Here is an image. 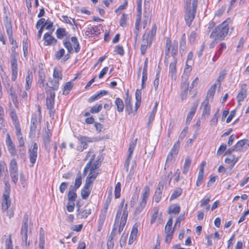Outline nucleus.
<instances>
[{"label":"nucleus","instance_id":"45","mask_svg":"<svg viewBox=\"0 0 249 249\" xmlns=\"http://www.w3.org/2000/svg\"><path fill=\"white\" fill-rule=\"evenodd\" d=\"M71 40L74 44L75 52L76 53L79 52L80 49V47L77 38L75 36H72L71 38Z\"/></svg>","mask_w":249,"mask_h":249},{"label":"nucleus","instance_id":"24","mask_svg":"<svg viewBox=\"0 0 249 249\" xmlns=\"http://www.w3.org/2000/svg\"><path fill=\"white\" fill-rule=\"evenodd\" d=\"M198 104H194L193 106L191 107L189 112L188 113L187 118H186V123L189 124L191 121L192 120L194 115H195L196 111L197 109Z\"/></svg>","mask_w":249,"mask_h":249},{"label":"nucleus","instance_id":"15","mask_svg":"<svg viewBox=\"0 0 249 249\" xmlns=\"http://www.w3.org/2000/svg\"><path fill=\"white\" fill-rule=\"evenodd\" d=\"M77 139L81 143L83 144V149H85L88 147V142H91L97 140L95 138H90L82 135L78 136Z\"/></svg>","mask_w":249,"mask_h":249},{"label":"nucleus","instance_id":"30","mask_svg":"<svg viewBox=\"0 0 249 249\" xmlns=\"http://www.w3.org/2000/svg\"><path fill=\"white\" fill-rule=\"evenodd\" d=\"M33 76L32 72H28L26 77L25 89L28 90L31 87Z\"/></svg>","mask_w":249,"mask_h":249},{"label":"nucleus","instance_id":"48","mask_svg":"<svg viewBox=\"0 0 249 249\" xmlns=\"http://www.w3.org/2000/svg\"><path fill=\"white\" fill-rule=\"evenodd\" d=\"M102 160L101 159L98 158L97 160H96L93 163H91L90 166V170L91 171H93L94 170L99 168L101 164Z\"/></svg>","mask_w":249,"mask_h":249},{"label":"nucleus","instance_id":"64","mask_svg":"<svg viewBox=\"0 0 249 249\" xmlns=\"http://www.w3.org/2000/svg\"><path fill=\"white\" fill-rule=\"evenodd\" d=\"M226 145L225 144L222 143V144H221V145L219 146V148L217 150V155H221L226 150Z\"/></svg>","mask_w":249,"mask_h":249},{"label":"nucleus","instance_id":"14","mask_svg":"<svg viewBox=\"0 0 249 249\" xmlns=\"http://www.w3.org/2000/svg\"><path fill=\"white\" fill-rule=\"evenodd\" d=\"M203 111L201 115V118L206 119L210 115L211 107L209 105L208 100H205L202 104Z\"/></svg>","mask_w":249,"mask_h":249},{"label":"nucleus","instance_id":"50","mask_svg":"<svg viewBox=\"0 0 249 249\" xmlns=\"http://www.w3.org/2000/svg\"><path fill=\"white\" fill-rule=\"evenodd\" d=\"M53 77L54 79H57L58 81L61 80L62 78V75L61 72L56 68L53 70Z\"/></svg>","mask_w":249,"mask_h":249},{"label":"nucleus","instance_id":"25","mask_svg":"<svg viewBox=\"0 0 249 249\" xmlns=\"http://www.w3.org/2000/svg\"><path fill=\"white\" fill-rule=\"evenodd\" d=\"M37 123V116L36 114H33L32 115L31 120L30 130L33 133L35 132L36 129V124Z\"/></svg>","mask_w":249,"mask_h":249},{"label":"nucleus","instance_id":"6","mask_svg":"<svg viewBox=\"0 0 249 249\" xmlns=\"http://www.w3.org/2000/svg\"><path fill=\"white\" fill-rule=\"evenodd\" d=\"M157 26L155 24H153L151 30L146 29L142 36V43L151 45L154 40L156 34Z\"/></svg>","mask_w":249,"mask_h":249},{"label":"nucleus","instance_id":"35","mask_svg":"<svg viewBox=\"0 0 249 249\" xmlns=\"http://www.w3.org/2000/svg\"><path fill=\"white\" fill-rule=\"evenodd\" d=\"M73 87V83L71 82H66L63 88L64 95H68Z\"/></svg>","mask_w":249,"mask_h":249},{"label":"nucleus","instance_id":"36","mask_svg":"<svg viewBox=\"0 0 249 249\" xmlns=\"http://www.w3.org/2000/svg\"><path fill=\"white\" fill-rule=\"evenodd\" d=\"M91 213L90 209H86L81 212H78L77 216L79 218H86Z\"/></svg>","mask_w":249,"mask_h":249},{"label":"nucleus","instance_id":"1","mask_svg":"<svg viewBox=\"0 0 249 249\" xmlns=\"http://www.w3.org/2000/svg\"><path fill=\"white\" fill-rule=\"evenodd\" d=\"M124 200H123L120 204L118 207V211L116 215V218L115 220V227L117 223L119 222V218L121 216V221L119 226L118 232L119 234L123 231L124 228L126 224L127 216H128V211H127V204H126L124 207H123Z\"/></svg>","mask_w":249,"mask_h":249},{"label":"nucleus","instance_id":"7","mask_svg":"<svg viewBox=\"0 0 249 249\" xmlns=\"http://www.w3.org/2000/svg\"><path fill=\"white\" fill-rule=\"evenodd\" d=\"M12 54L11 55V59L10 61L11 63V68L12 71V76L11 79L13 81H15L18 75V64L17 60L16 58V55L17 53L15 51V49H12Z\"/></svg>","mask_w":249,"mask_h":249},{"label":"nucleus","instance_id":"52","mask_svg":"<svg viewBox=\"0 0 249 249\" xmlns=\"http://www.w3.org/2000/svg\"><path fill=\"white\" fill-rule=\"evenodd\" d=\"M5 114L3 107L0 105V125L2 126L5 122Z\"/></svg>","mask_w":249,"mask_h":249},{"label":"nucleus","instance_id":"46","mask_svg":"<svg viewBox=\"0 0 249 249\" xmlns=\"http://www.w3.org/2000/svg\"><path fill=\"white\" fill-rule=\"evenodd\" d=\"M102 104L96 105L93 106L90 109L91 113H96L99 112L102 109Z\"/></svg>","mask_w":249,"mask_h":249},{"label":"nucleus","instance_id":"62","mask_svg":"<svg viewBox=\"0 0 249 249\" xmlns=\"http://www.w3.org/2000/svg\"><path fill=\"white\" fill-rule=\"evenodd\" d=\"M63 44L67 49L68 53H71L72 52L73 48L70 42L65 41L63 42Z\"/></svg>","mask_w":249,"mask_h":249},{"label":"nucleus","instance_id":"23","mask_svg":"<svg viewBox=\"0 0 249 249\" xmlns=\"http://www.w3.org/2000/svg\"><path fill=\"white\" fill-rule=\"evenodd\" d=\"M50 84L51 86H48L46 90H50L52 92H54V90H57L59 87V81L57 79H54L49 80Z\"/></svg>","mask_w":249,"mask_h":249},{"label":"nucleus","instance_id":"29","mask_svg":"<svg viewBox=\"0 0 249 249\" xmlns=\"http://www.w3.org/2000/svg\"><path fill=\"white\" fill-rule=\"evenodd\" d=\"M82 183V178L80 173L79 172L77 174L76 178L75 180L74 185L71 186V188H73L74 191H76L79 187L81 186Z\"/></svg>","mask_w":249,"mask_h":249},{"label":"nucleus","instance_id":"57","mask_svg":"<svg viewBox=\"0 0 249 249\" xmlns=\"http://www.w3.org/2000/svg\"><path fill=\"white\" fill-rule=\"evenodd\" d=\"M90 191L85 188H83L81 192V196L83 199H86L89 196Z\"/></svg>","mask_w":249,"mask_h":249},{"label":"nucleus","instance_id":"37","mask_svg":"<svg viewBox=\"0 0 249 249\" xmlns=\"http://www.w3.org/2000/svg\"><path fill=\"white\" fill-rule=\"evenodd\" d=\"M95 157V154H93L91 155V158L89 160V161L87 163V164H86V165L84 169L83 175L84 176H86L87 175L88 171L89 169L90 170L91 164L92 162H93V161H94Z\"/></svg>","mask_w":249,"mask_h":249},{"label":"nucleus","instance_id":"54","mask_svg":"<svg viewBox=\"0 0 249 249\" xmlns=\"http://www.w3.org/2000/svg\"><path fill=\"white\" fill-rule=\"evenodd\" d=\"M219 109H218L216 110V112L213 115V118L211 119V120L210 121L211 124H213L214 125H215L217 124V121H218V116H219Z\"/></svg>","mask_w":249,"mask_h":249},{"label":"nucleus","instance_id":"2","mask_svg":"<svg viewBox=\"0 0 249 249\" xmlns=\"http://www.w3.org/2000/svg\"><path fill=\"white\" fill-rule=\"evenodd\" d=\"M229 27L226 21L216 26L210 35V38H215L218 40H223L227 35Z\"/></svg>","mask_w":249,"mask_h":249},{"label":"nucleus","instance_id":"22","mask_svg":"<svg viewBox=\"0 0 249 249\" xmlns=\"http://www.w3.org/2000/svg\"><path fill=\"white\" fill-rule=\"evenodd\" d=\"M125 110L128 114H130L132 112V106L131 104V97L129 96L128 91L126 93V98L125 99Z\"/></svg>","mask_w":249,"mask_h":249},{"label":"nucleus","instance_id":"42","mask_svg":"<svg viewBox=\"0 0 249 249\" xmlns=\"http://www.w3.org/2000/svg\"><path fill=\"white\" fill-rule=\"evenodd\" d=\"M182 192V190L181 188H178L176 189L174 191L172 195L171 196L170 200H172L173 199L177 198L179 196H180L181 195Z\"/></svg>","mask_w":249,"mask_h":249},{"label":"nucleus","instance_id":"55","mask_svg":"<svg viewBox=\"0 0 249 249\" xmlns=\"http://www.w3.org/2000/svg\"><path fill=\"white\" fill-rule=\"evenodd\" d=\"M142 0H138L137 2V17L141 18Z\"/></svg>","mask_w":249,"mask_h":249},{"label":"nucleus","instance_id":"13","mask_svg":"<svg viewBox=\"0 0 249 249\" xmlns=\"http://www.w3.org/2000/svg\"><path fill=\"white\" fill-rule=\"evenodd\" d=\"M179 141H177L174 145L170 152L168 154L166 159L167 162H172L174 156L177 155L179 148Z\"/></svg>","mask_w":249,"mask_h":249},{"label":"nucleus","instance_id":"51","mask_svg":"<svg viewBox=\"0 0 249 249\" xmlns=\"http://www.w3.org/2000/svg\"><path fill=\"white\" fill-rule=\"evenodd\" d=\"M226 75V71L225 70H223L219 72L216 82L218 83L220 86L221 85V82L224 80Z\"/></svg>","mask_w":249,"mask_h":249},{"label":"nucleus","instance_id":"8","mask_svg":"<svg viewBox=\"0 0 249 249\" xmlns=\"http://www.w3.org/2000/svg\"><path fill=\"white\" fill-rule=\"evenodd\" d=\"M18 169L17 162L15 159H13L10 161L9 170L11 180L15 184L18 181Z\"/></svg>","mask_w":249,"mask_h":249},{"label":"nucleus","instance_id":"41","mask_svg":"<svg viewBox=\"0 0 249 249\" xmlns=\"http://www.w3.org/2000/svg\"><path fill=\"white\" fill-rule=\"evenodd\" d=\"M56 35L58 38L61 39L64 36H66L67 32L65 28H60L56 30Z\"/></svg>","mask_w":249,"mask_h":249},{"label":"nucleus","instance_id":"33","mask_svg":"<svg viewBox=\"0 0 249 249\" xmlns=\"http://www.w3.org/2000/svg\"><path fill=\"white\" fill-rule=\"evenodd\" d=\"M191 161L192 160L191 158L189 157H187L183 165V170L182 172L183 174H186L189 170Z\"/></svg>","mask_w":249,"mask_h":249},{"label":"nucleus","instance_id":"44","mask_svg":"<svg viewBox=\"0 0 249 249\" xmlns=\"http://www.w3.org/2000/svg\"><path fill=\"white\" fill-rule=\"evenodd\" d=\"M43 140L46 150L48 152H50L51 148L50 144V138H48V136H43Z\"/></svg>","mask_w":249,"mask_h":249},{"label":"nucleus","instance_id":"58","mask_svg":"<svg viewBox=\"0 0 249 249\" xmlns=\"http://www.w3.org/2000/svg\"><path fill=\"white\" fill-rule=\"evenodd\" d=\"M98 26L91 27V35L98 36L100 34Z\"/></svg>","mask_w":249,"mask_h":249},{"label":"nucleus","instance_id":"39","mask_svg":"<svg viewBox=\"0 0 249 249\" xmlns=\"http://www.w3.org/2000/svg\"><path fill=\"white\" fill-rule=\"evenodd\" d=\"M146 204V202H144V201H141L139 205L137 207L134 212V215H137L139 214L143 210Z\"/></svg>","mask_w":249,"mask_h":249},{"label":"nucleus","instance_id":"9","mask_svg":"<svg viewBox=\"0 0 249 249\" xmlns=\"http://www.w3.org/2000/svg\"><path fill=\"white\" fill-rule=\"evenodd\" d=\"M11 204V200L9 197V192L6 189L4 191L2 198L1 209L3 211H6Z\"/></svg>","mask_w":249,"mask_h":249},{"label":"nucleus","instance_id":"28","mask_svg":"<svg viewBox=\"0 0 249 249\" xmlns=\"http://www.w3.org/2000/svg\"><path fill=\"white\" fill-rule=\"evenodd\" d=\"M180 211V207L177 204L172 205L168 208V213L178 214Z\"/></svg>","mask_w":249,"mask_h":249},{"label":"nucleus","instance_id":"63","mask_svg":"<svg viewBox=\"0 0 249 249\" xmlns=\"http://www.w3.org/2000/svg\"><path fill=\"white\" fill-rule=\"evenodd\" d=\"M229 159H231L232 161H233V162L230 165L229 169L230 170L232 169L234 166L236 162L238 161L239 158L236 157L235 155H231L230 158H228Z\"/></svg>","mask_w":249,"mask_h":249},{"label":"nucleus","instance_id":"16","mask_svg":"<svg viewBox=\"0 0 249 249\" xmlns=\"http://www.w3.org/2000/svg\"><path fill=\"white\" fill-rule=\"evenodd\" d=\"M163 185L164 184L162 182H160L158 184L155 193V199L156 202H160L161 198L162 192L163 189Z\"/></svg>","mask_w":249,"mask_h":249},{"label":"nucleus","instance_id":"26","mask_svg":"<svg viewBox=\"0 0 249 249\" xmlns=\"http://www.w3.org/2000/svg\"><path fill=\"white\" fill-rule=\"evenodd\" d=\"M142 98L141 89H137L135 92V111H136L141 105Z\"/></svg>","mask_w":249,"mask_h":249},{"label":"nucleus","instance_id":"49","mask_svg":"<svg viewBox=\"0 0 249 249\" xmlns=\"http://www.w3.org/2000/svg\"><path fill=\"white\" fill-rule=\"evenodd\" d=\"M10 89L8 91L9 94L11 96L12 101L15 102L16 100V98H17L16 90L14 89L13 87L12 86H10L8 85Z\"/></svg>","mask_w":249,"mask_h":249},{"label":"nucleus","instance_id":"11","mask_svg":"<svg viewBox=\"0 0 249 249\" xmlns=\"http://www.w3.org/2000/svg\"><path fill=\"white\" fill-rule=\"evenodd\" d=\"M46 107L47 108H54L55 93L52 92L50 90H46Z\"/></svg>","mask_w":249,"mask_h":249},{"label":"nucleus","instance_id":"3","mask_svg":"<svg viewBox=\"0 0 249 249\" xmlns=\"http://www.w3.org/2000/svg\"><path fill=\"white\" fill-rule=\"evenodd\" d=\"M197 4L196 6L191 3V0H186L185 14L184 18L187 25L190 27L193 21L196 11Z\"/></svg>","mask_w":249,"mask_h":249},{"label":"nucleus","instance_id":"40","mask_svg":"<svg viewBox=\"0 0 249 249\" xmlns=\"http://www.w3.org/2000/svg\"><path fill=\"white\" fill-rule=\"evenodd\" d=\"M16 134L18 139L19 144L18 147H23L24 145V142L23 138L22 136L20 128H19V132L18 133V132L17 130H16Z\"/></svg>","mask_w":249,"mask_h":249},{"label":"nucleus","instance_id":"18","mask_svg":"<svg viewBox=\"0 0 249 249\" xmlns=\"http://www.w3.org/2000/svg\"><path fill=\"white\" fill-rule=\"evenodd\" d=\"M177 62V59L176 57H174L173 61L171 62L169 66V73L171 74L172 78L176 79V65Z\"/></svg>","mask_w":249,"mask_h":249},{"label":"nucleus","instance_id":"27","mask_svg":"<svg viewBox=\"0 0 249 249\" xmlns=\"http://www.w3.org/2000/svg\"><path fill=\"white\" fill-rule=\"evenodd\" d=\"M150 194V189L148 186L146 185L144 187L142 190V200L141 201H144V202H147Z\"/></svg>","mask_w":249,"mask_h":249},{"label":"nucleus","instance_id":"4","mask_svg":"<svg viewBox=\"0 0 249 249\" xmlns=\"http://www.w3.org/2000/svg\"><path fill=\"white\" fill-rule=\"evenodd\" d=\"M178 42L174 41L173 43L169 39H167L166 41V47H165V62H168L170 56L169 53H171L173 58L175 57V55L178 53Z\"/></svg>","mask_w":249,"mask_h":249},{"label":"nucleus","instance_id":"34","mask_svg":"<svg viewBox=\"0 0 249 249\" xmlns=\"http://www.w3.org/2000/svg\"><path fill=\"white\" fill-rule=\"evenodd\" d=\"M115 104L117 106V110L119 112H122L124 110V104L122 100L120 98H117L115 100Z\"/></svg>","mask_w":249,"mask_h":249},{"label":"nucleus","instance_id":"56","mask_svg":"<svg viewBox=\"0 0 249 249\" xmlns=\"http://www.w3.org/2000/svg\"><path fill=\"white\" fill-rule=\"evenodd\" d=\"M121 183L118 182L115 187V196L116 198H119L120 196L121 192Z\"/></svg>","mask_w":249,"mask_h":249},{"label":"nucleus","instance_id":"47","mask_svg":"<svg viewBox=\"0 0 249 249\" xmlns=\"http://www.w3.org/2000/svg\"><path fill=\"white\" fill-rule=\"evenodd\" d=\"M137 140V139H135V140L132 141L129 144V149H128V153H129L128 155V156H129V157H131V156L133 154V152L134 148L136 145Z\"/></svg>","mask_w":249,"mask_h":249},{"label":"nucleus","instance_id":"32","mask_svg":"<svg viewBox=\"0 0 249 249\" xmlns=\"http://www.w3.org/2000/svg\"><path fill=\"white\" fill-rule=\"evenodd\" d=\"M216 88V84H214L211 87L207 92V95L205 100H208V101H209V99L213 98L215 92Z\"/></svg>","mask_w":249,"mask_h":249},{"label":"nucleus","instance_id":"12","mask_svg":"<svg viewBox=\"0 0 249 249\" xmlns=\"http://www.w3.org/2000/svg\"><path fill=\"white\" fill-rule=\"evenodd\" d=\"M53 31V29L52 31L46 33L44 34L43 36V40H44V45H54L56 44L57 42V40L55 38L53 37L51 35Z\"/></svg>","mask_w":249,"mask_h":249},{"label":"nucleus","instance_id":"10","mask_svg":"<svg viewBox=\"0 0 249 249\" xmlns=\"http://www.w3.org/2000/svg\"><path fill=\"white\" fill-rule=\"evenodd\" d=\"M38 145L36 143H34L32 149L29 150V155L31 166H33L36 163L37 155Z\"/></svg>","mask_w":249,"mask_h":249},{"label":"nucleus","instance_id":"21","mask_svg":"<svg viewBox=\"0 0 249 249\" xmlns=\"http://www.w3.org/2000/svg\"><path fill=\"white\" fill-rule=\"evenodd\" d=\"M5 27L6 30V33L10 40L12 38L13 32H12V27L11 21L8 19L6 17L4 21Z\"/></svg>","mask_w":249,"mask_h":249},{"label":"nucleus","instance_id":"19","mask_svg":"<svg viewBox=\"0 0 249 249\" xmlns=\"http://www.w3.org/2000/svg\"><path fill=\"white\" fill-rule=\"evenodd\" d=\"M10 115L13 122V124L15 127L16 130H17L19 133L20 126L15 111L12 110L10 112Z\"/></svg>","mask_w":249,"mask_h":249},{"label":"nucleus","instance_id":"5","mask_svg":"<svg viewBox=\"0 0 249 249\" xmlns=\"http://www.w3.org/2000/svg\"><path fill=\"white\" fill-rule=\"evenodd\" d=\"M28 215L27 214V213H26L24 215L23 218L22 225L20 231V235L22 240V245L23 247L25 246L26 247H27L30 244L29 242L27 241V231L28 227Z\"/></svg>","mask_w":249,"mask_h":249},{"label":"nucleus","instance_id":"43","mask_svg":"<svg viewBox=\"0 0 249 249\" xmlns=\"http://www.w3.org/2000/svg\"><path fill=\"white\" fill-rule=\"evenodd\" d=\"M158 102H156L155 104V106L153 108L152 111H151L148 118V124H149L151 122L153 121L155 118V114L157 111V107H158Z\"/></svg>","mask_w":249,"mask_h":249},{"label":"nucleus","instance_id":"20","mask_svg":"<svg viewBox=\"0 0 249 249\" xmlns=\"http://www.w3.org/2000/svg\"><path fill=\"white\" fill-rule=\"evenodd\" d=\"M188 85L189 83L186 79H185V81L181 84V88L182 91L180 94V97L182 100L186 99L187 97L188 91Z\"/></svg>","mask_w":249,"mask_h":249},{"label":"nucleus","instance_id":"38","mask_svg":"<svg viewBox=\"0 0 249 249\" xmlns=\"http://www.w3.org/2000/svg\"><path fill=\"white\" fill-rule=\"evenodd\" d=\"M247 142L248 140L246 139L242 140L238 142L234 145L236 150L240 151H241L243 146L247 143Z\"/></svg>","mask_w":249,"mask_h":249},{"label":"nucleus","instance_id":"31","mask_svg":"<svg viewBox=\"0 0 249 249\" xmlns=\"http://www.w3.org/2000/svg\"><path fill=\"white\" fill-rule=\"evenodd\" d=\"M76 191H74L73 188H70L68 194V198L69 202H73L75 200L77 197V194L75 193Z\"/></svg>","mask_w":249,"mask_h":249},{"label":"nucleus","instance_id":"60","mask_svg":"<svg viewBox=\"0 0 249 249\" xmlns=\"http://www.w3.org/2000/svg\"><path fill=\"white\" fill-rule=\"evenodd\" d=\"M138 225L137 223L135 224L132 228L131 234H130V238L132 236L134 237V239H135L137 234L138 233Z\"/></svg>","mask_w":249,"mask_h":249},{"label":"nucleus","instance_id":"53","mask_svg":"<svg viewBox=\"0 0 249 249\" xmlns=\"http://www.w3.org/2000/svg\"><path fill=\"white\" fill-rule=\"evenodd\" d=\"M45 73L43 71H39V75H38V82L40 85H42V87L44 86V81H45Z\"/></svg>","mask_w":249,"mask_h":249},{"label":"nucleus","instance_id":"59","mask_svg":"<svg viewBox=\"0 0 249 249\" xmlns=\"http://www.w3.org/2000/svg\"><path fill=\"white\" fill-rule=\"evenodd\" d=\"M127 15L124 13L120 20V25L122 27H125L126 25Z\"/></svg>","mask_w":249,"mask_h":249},{"label":"nucleus","instance_id":"61","mask_svg":"<svg viewBox=\"0 0 249 249\" xmlns=\"http://www.w3.org/2000/svg\"><path fill=\"white\" fill-rule=\"evenodd\" d=\"M5 249H13L11 235H9V238L7 239L5 241Z\"/></svg>","mask_w":249,"mask_h":249},{"label":"nucleus","instance_id":"17","mask_svg":"<svg viewBox=\"0 0 249 249\" xmlns=\"http://www.w3.org/2000/svg\"><path fill=\"white\" fill-rule=\"evenodd\" d=\"M247 85L244 84L242 85L241 89L237 96V100L238 103L243 101L247 97V89H246Z\"/></svg>","mask_w":249,"mask_h":249}]
</instances>
